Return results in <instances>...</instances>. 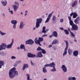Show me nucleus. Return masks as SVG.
Wrapping results in <instances>:
<instances>
[{"instance_id": "obj_1", "label": "nucleus", "mask_w": 80, "mask_h": 80, "mask_svg": "<svg viewBox=\"0 0 80 80\" xmlns=\"http://www.w3.org/2000/svg\"><path fill=\"white\" fill-rule=\"evenodd\" d=\"M16 68L14 67L9 70V76L10 78H13L15 76H17L18 75V72L16 71Z\"/></svg>"}, {"instance_id": "obj_2", "label": "nucleus", "mask_w": 80, "mask_h": 80, "mask_svg": "<svg viewBox=\"0 0 80 80\" xmlns=\"http://www.w3.org/2000/svg\"><path fill=\"white\" fill-rule=\"evenodd\" d=\"M42 18H38L36 19V28H38L40 26V24L42 23Z\"/></svg>"}, {"instance_id": "obj_3", "label": "nucleus", "mask_w": 80, "mask_h": 80, "mask_svg": "<svg viewBox=\"0 0 80 80\" xmlns=\"http://www.w3.org/2000/svg\"><path fill=\"white\" fill-rule=\"evenodd\" d=\"M65 42H66V47L64 49V51L63 54V56H65V55H66L67 54V50H68V41H65Z\"/></svg>"}, {"instance_id": "obj_4", "label": "nucleus", "mask_w": 80, "mask_h": 80, "mask_svg": "<svg viewBox=\"0 0 80 80\" xmlns=\"http://www.w3.org/2000/svg\"><path fill=\"white\" fill-rule=\"evenodd\" d=\"M72 26V30H78V26L76 24H75L74 23L72 22L70 24Z\"/></svg>"}, {"instance_id": "obj_5", "label": "nucleus", "mask_w": 80, "mask_h": 80, "mask_svg": "<svg viewBox=\"0 0 80 80\" xmlns=\"http://www.w3.org/2000/svg\"><path fill=\"white\" fill-rule=\"evenodd\" d=\"M13 42H14V40L13 39H12V42L11 43L9 44L8 45L6 46V48L7 49H9L12 48V45H13Z\"/></svg>"}, {"instance_id": "obj_6", "label": "nucleus", "mask_w": 80, "mask_h": 80, "mask_svg": "<svg viewBox=\"0 0 80 80\" xmlns=\"http://www.w3.org/2000/svg\"><path fill=\"white\" fill-rule=\"evenodd\" d=\"M34 42L31 39H29L25 42L26 44L29 45H32Z\"/></svg>"}, {"instance_id": "obj_7", "label": "nucleus", "mask_w": 80, "mask_h": 80, "mask_svg": "<svg viewBox=\"0 0 80 80\" xmlns=\"http://www.w3.org/2000/svg\"><path fill=\"white\" fill-rule=\"evenodd\" d=\"M61 68L62 69V71L64 72V73H66V72H67V68L65 65H62Z\"/></svg>"}, {"instance_id": "obj_8", "label": "nucleus", "mask_w": 80, "mask_h": 80, "mask_svg": "<svg viewBox=\"0 0 80 80\" xmlns=\"http://www.w3.org/2000/svg\"><path fill=\"white\" fill-rule=\"evenodd\" d=\"M53 15V14H51L50 13V14H49L48 15V17L47 18L45 23H48L49 21H50V18H51V17H52V16Z\"/></svg>"}, {"instance_id": "obj_9", "label": "nucleus", "mask_w": 80, "mask_h": 80, "mask_svg": "<svg viewBox=\"0 0 80 80\" xmlns=\"http://www.w3.org/2000/svg\"><path fill=\"white\" fill-rule=\"evenodd\" d=\"M35 42L37 45H39L40 46H42V44H40V41L38 40V38H36L34 40Z\"/></svg>"}, {"instance_id": "obj_10", "label": "nucleus", "mask_w": 80, "mask_h": 80, "mask_svg": "<svg viewBox=\"0 0 80 80\" xmlns=\"http://www.w3.org/2000/svg\"><path fill=\"white\" fill-rule=\"evenodd\" d=\"M43 57V55H42V52H38L37 53V56L36 57H39L40 58H41Z\"/></svg>"}, {"instance_id": "obj_11", "label": "nucleus", "mask_w": 80, "mask_h": 80, "mask_svg": "<svg viewBox=\"0 0 80 80\" xmlns=\"http://www.w3.org/2000/svg\"><path fill=\"white\" fill-rule=\"evenodd\" d=\"M28 57L29 58H34V57H36V55H35V54L33 55L31 53H29L28 54Z\"/></svg>"}, {"instance_id": "obj_12", "label": "nucleus", "mask_w": 80, "mask_h": 80, "mask_svg": "<svg viewBox=\"0 0 80 80\" xmlns=\"http://www.w3.org/2000/svg\"><path fill=\"white\" fill-rule=\"evenodd\" d=\"M52 20L53 23H54L55 22L56 23V22H57V17L55 15H53L52 16Z\"/></svg>"}, {"instance_id": "obj_13", "label": "nucleus", "mask_w": 80, "mask_h": 80, "mask_svg": "<svg viewBox=\"0 0 80 80\" xmlns=\"http://www.w3.org/2000/svg\"><path fill=\"white\" fill-rule=\"evenodd\" d=\"M45 29H46L45 27H43L42 32V33H44V34H45V33L48 31V29H47L46 30H45Z\"/></svg>"}, {"instance_id": "obj_14", "label": "nucleus", "mask_w": 80, "mask_h": 80, "mask_svg": "<svg viewBox=\"0 0 80 80\" xmlns=\"http://www.w3.org/2000/svg\"><path fill=\"white\" fill-rule=\"evenodd\" d=\"M59 41L58 40V39H55L53 40L52 42V45H55V44H57V43H58Z\"/></svg>"}, {"instance_id": "obj_15", "label": "nucleus", "mask_w": 80, "mask_h": 80, "mask_svg": "<svg viewBox=\"0 0 80 80\" xmlns=\"http://www.w3.org/2000/svg\"><path fill=\"white\" fill-rule=\"evenodd\" d=\"M28 68V65L27 64H24L23 65V67L22 68V70L24 71L25 68Z\"/></svg>"}, {"instance_id": "obj_16", "label": "nucleus", "mask_w": 80, "mask_h": 80, "mask_svg": "<svg viewBox=\"0 0 80 80\" xmlns=\"http://www.w3.org/2000/svg\"><path fill=\"white\" fill-rule=\"evenodd\" d=\"M24 27V23L22 22H20L19 25V28L20 29H22Z\"/></svg>"}, {"instance_id": "obj_17", "label": "nucleus", "mask_w": 80, "mask_h": 80, "mask_svg": "<svg viewBox=\"0 0 80 80\" xmlns=\"http://www.w3.org/2000/svg\"><path fill=\"white\" fill-rule=\"evenodd\" d=\"M78 55V51L77 50L74 51L73 52V55L74 57H77Z\"/></svg>"}, {"instance_id": "obj_18", "label": "nucleus", "mask_w": 80, "mask_h": 80, "mask_svg": "<svg viewBox=\"0 0 80 80\" xmlns=\"http://www.w3.org/2000/svg\"><path fill=\"white\" fill-rule=\"evenodd\" d=\"M1 45L3 50H5L7 48V44L5 43H2Z\"/></svg>"}, {"instance_id": "obj_19", "label": "nucleus", "mask_w": 80, "mask_h": 80, "mask_svg": "<svg viewBox=\"0 0 80 80\" xmlns=\"http://www.w3.org/2000/svg\"><path fill=\"white\" fill-rule=\"evenodd\" d=\"M18 7L16 5H12V7L14 9V12H16L17 10V9H18Z\"/></svg>"}, {"instance_id": "obj_20", "label": "nucleus", "mask_w": 80, "mask_h": 80, "mask_svg": "<svg viewBox=\"0 0 80 80\" xmlns=\"http://www.w3.org/2000/svg\"><path fill=\"white\" fill-rule=\"evenodd\" d=\"M52 35L53 36L55 37H58V32L56 31H54L53 32Z\"/></svg>"}, {"instance_id": "obj_21", "label": "nucleus", "mask_w": 80, "mask_h": 80, "mask_svg": "<svg viewBox=\"0 0 80 80\" xmlns=\"http://www.w3.org/2000/svg\"><path fill=\"white\" fill-rule=\"evenodd\" d=\"M77 1H74L72 3V7H75V6L77 5Z\"/></svg>"}, {"instance_id": "obj_22", "label": "nucleus", "mask_w": 80, "mask_h": 80, "mask_svg": "<svg viewBox=\"0 0 80 80\" xmlns=\"http://www.w3.org/2000/svg\"><path fill=\"white\" fill-rule=\"evenodd\" d=\"M73 53V50L71 49L70 48H69L68 49V53L69 54V55H71Z\"/></svg>"}, {"instance_id": "obj_23", "label": "nucleus", "mask_w": 80, "mask_h": 80, "mask_svg": "<svg viewBox=\"0 0 80 80\" xmlns=\"http://www.w3.org/2000/svg\"><path fill=\"white\" fill-rule=\"evenodd\" d=\"M26 77L27 80H32V78L30 77V75L29 74H26Z\"/></svg>"}, {"instance_id": "obj_24", "label": "nucleus", "mask_w": 80, "mask_h": 80, "mask_svg": "<svg viewBox=\"0 0 80 80\" xmlns=\"http://www.w3.org/2000/svg\"><path fill=\"white\" fill-rule=\"evenodd\" d=\"M4 65V61L0 60V68H2V67Z\"/></svg>"}, {"instance_id": "obj_25", "label": "nucleus", "mask_w": 80, "mask_h": 80, "mask_svg": "<svg viewBox=\"0 0 80 80\" xmlns=\"http://www.w3.org/2000/svg\"><path fill=\"white\" fill-rule=\"evenodd\" d=\"M22 62V61H16V63L14 64V67H16L17 66V65H18V64H20Z\"/></svg>"}, {"instance_id": "obj_26", "label": "nucleus", "mask_w": 80, "mask_h": 80, "mask_svg": "<svg viewBox=\"0 0 80 80\" xmlns=\"http://www.w3.org/2000/svg\"><path fill=\"white\" fill-rule=\"evenodd\" d=\"M20 48L21 49H23L25 51H26V49H25V45H21Z\"/></svg>"}, {"instance_id": "obj_27", "label": "nucleus", "mask_w": 80, "mask_h": 80, "mask_svg": "<svg viewBox=\"0 0 80 80\" xmlns=\"http://www.w3.org/2000/svg\"><path fill=\"white\" fill-rule=\"evenodd\" d=\"M11 23L13 25L16 24L17 23V21L15 20H12L11 21Z\"/></svg>"}, {"instance_id": "obj_28", "label": "nucleus", "mask_w": 80, "mask_h": 80, "mask_svg": "<svg viewBox=\"0 0 80 80\" xmlns=\"http://www.w3.org/2000/svg\"><path fill=\"white\" fill-rule=\"evenodd\" d=\"M49 66L50 67H55V64L54 62H52L49 64Z\"/></svg>"}, {"instance_id": "obj_29", "label": "nucleus", "mask_w": 80, "mask_h": 80, "mask_svg": "<svg viewBox=\"0 0 80 80\" xmlns=\"http://www.w3.org/2000/svg\"><path fill=\"white\" fill-rule=\"evenodd\" d=\"M0 34L1 36H5L6 35V33L3 32L2 31L0 30Z\"/></svg>"}, {"instance_id": "obj_30", "label": "nucleus", "mask_w": 80, "mask_h": 80, "mask_svg": "<svg viewBox=\"0 0 80 80\" xmlns=\"http://www.w3.org/2000/svg\"><path fill=\"white\" fill-rule=\"evenodd\" d=\"M68 18L69 19V24H71V23H72L73 22V21L72 20H71V17L69 16L68 17Z\"/></svg>"}, {"instance_id": "obj_31", "label": "nucleus", "mask_w": 80, "mask_h": 80, "mask_svg": "<svg viewBox=\"0 0 80 80\" xmlns=\"http://www.w3.org/2000/svg\"><path fill=\"white\" fill-rule=\"evenodd\" d=\"M42 72L43 73H47V71L46 69V68L45 67H43L42 68Z\"/></svg>"}, {"instance_id": "obj_32", "label": "nucleus", "mask_w": 80, "mask_h": 80, "mask_svg": "<svg viewBox=\"0 0 80 80\" xmlns=\"http://www.w3.org/2000/svg\"><path fill=\"white\" fill-rule=\"evenodd\" d=\"M78 16V15L77 14L76 12H74L73 17L74 18H77V17Z\"/></svg>"}, {"instance_id": "obj_33", "label": "nucleus", "mask_w": 80, "mask_h": 80, "mask_svg": "<svg viewBox=\"0 0 80 80\" xmlns=\"http://www.w3.org/2000/svg\"><path fill=\"white\" fill-rule=\"evenodd\" d=\"M70 33L71 35H72V38H74V39H75L76 38H75V34L73 33V32H70Z\"/></svg>"}, {"instance_id": "obj_34", "label": "nucleus", "mask_w": 80, "mask_h": 80, "mask_svg": "<svg viewBox=\"0 0 80 80\" xmlns=\"http://www.w3.org/2000/svg\"><path fill=\"white\" fill-rule=\"evenodd\" d=\"M1 2L2 4L4 6H6V5H7V1L4 2L3 1H1Z\"/></svg>"}, {"instance_id": "obj_35", "label": "nucleus", "mask_w": 80, "mask_h": 80, "mask_svg": "<svg viewBox=\"0 0 80 80\" xmlns=\"http://www.w3.org/2000/svg\"><path fill=\"white\" fill-rule=\"evenodd\" d=\"M64 32L67 35H68V34H69V32H68V31L67 30H64Z\"/></svg>"}, {"instance_id": "obj_36", "label": "nucleus", "mask_w": 80, "mask_h": 80, "mask_svg": "<svg viewBox=\"0 0 80 80\" xmlns=\"http://www.w3.org/2000/svg\"><path fill=\"white\" fill-rule=\"evenodd\" d=\"M41 51L42 53H43V54H45V53H46V51H45V50L44 49H42Z\"/></svg>"}, {"instance_id": "obj_37", "label": "nucleus", "mask_w": 80, "mask_h": 80, "mask_svg": "<svg viewBox=\"0 0 80 80\" xmlns=\"http://www.w3.org/2000/svg\"><path fill=\"white\" fill-rule=\"evenodd\" d=\"M31 64L32 66H35V63L33 62L32 61H31Z\"/></svg>"}, {"instance_id": "obj_38", "label": "nucleus", "mask_w": 80, "mask_h": 80, "mask_svg": "<svg viewBox=\"0 0 80 80\" xmlns=\"http://www.w3.org/2000/svg\"><path fill=\"white\" fill-rule=\"evenodd\" d=\"M38 39L39 41L40 42V41H43V38H42L39 37Z\"/></svg>"}, {"instance_id": "obj_39", "label": "nucleus", "mask_w": 80, "mask_h": 80, "mask_svg": "<svg viewBox=\"0 0 80 80\" xmlns=\"http://www.w3.org/2000/svg\"><path fill=\"white\" fill-rule=\"evenodd\" d=\"M14 4H15L14 5H16V6L19 7V4L18 3V2H15Z\"/></svg>"}, {"instance_id": "obj_40", "label": "nucleus", "mask_w": 80, "mask_h": 80, "mask_svg": "<svg viewBox=\"0 0 80 80\" xmlns=\"http://www.w3.org/2000/svg\"><path fill=\"white\" fill-rule=\"evenodd\" d=\"M51 72H55L56 71V69L55 68L53 67V69H51Z\"/></svg>"}, {"instance_id": "obj_41", "label": "nucleus", "mask_w": 80, "mask_h": 80, "mask_svg": "<svg viewBox=\"0 0 80 80\" xmlns=\"http://www.w3.org/2000/svg\"><path fill=\"white\" fill-rule=\"evenodd\" d=\"M42 49L40 47H38V48H37V50L38 51H40V50H42Z\"/></svg>"}, {"instance_id": "obj_42", "label": "nucleus", "mask_w": 80, "mask_h": 80, "mask_svg": "<svg viewBox=\"0 0 80 80\" xmlns=\"http://www.w3.org/2000/svg\"><path fill=\"white\" fill-rule=\"evenodd\" d=\"M74 22L76 24H78V23H79L78 21H77V20H76V19L74 20Z\"/></svg>"}, {"instance_id": "obj_43", "label": "nucleus", "mask_w": 80, "mask_h": 80, "mask_svg": "<svg viewBox=\"0 0 80 80\" xmlns=\"http://www.w3.org/2000/svg\"><path fill=\"white\" fill-rule=\"evenodd\" d=\"M16 25V24H13L12 27L14 29H16L17 28V26Z\"/></svg>"}, {"instance_id": "obj_44", "label": "nucleus", "mask_w": 80, "mask_h": 80, "mask_svg": "<svg viewBox=\"0 0 80 80\" xmlns=\"http://www.w3.org/2000/svg\"><path fill=\"white\" fill-rule=\"evenodd\" d=\"M1 55V56H6V53L2 52Z\"/></svg>"}, {"instance_id": "obj_45", "label": "nucleus", "mask_w": 80, "mask_h": 80, "mask_svg": "<svg viewBox=\"0 0 80 80\" xmlns=\"http://www.w3.org/2000/svg\"><path fill=\"white\" fill-rule=\"evenodd\" d=\"M11 58L12 60H14V59H16V57L14 56H12L11 57Z\"/></svg>"}, {"instance_id": "obj_46", "label": "nucleus", "mask_w": 80, "mask_h": 80, "mask_svg": "<svg viewBox=\"0 0 80 80\" xmlns=\"http://www.w3.org/2000/svg\"><path fill=\"white\" fill-rule=\"evenodd\" d=\"M44 67H50V64H46L44 65Z\"/></svg>"}, {"instance_id": "obj_47", "label": "nucleus", "mask_w": 80, "mask_h": 80, "mask_svg": "<svg viewBox=\"0 0 80 80\" xmlns=\"http://www.w3.org/2000/svg\"><path fill=\"white\" fill-rule=\"evenodd\" d=\"M3 48L2 45H0V51H2V50H3Z\"/></svg>"}, {"instance_id": "obj_48", "label": "nucleus", "mask_w": 80, "mask_h": 80, "mask_svg": "<svg viewBox=\"0 0 80 80\" xmlns=\"http://www.w3.org/2000/svg\"><path fill=\"white\" fill-rule=\"evenodd\" d=\"M25 14H24V16H26L27 15V13H28V11L27 10L25 12Z\"/></svg>"}, {"instance_id": "obj_49", "label": "nucleus", "mask_w": 80, "mask_h": 80, "mask_svg": "<svg viewBox=\"0 0 80 80\" xmlns=\"http://www.w3.org/2000/svg\"><path fill=\"white\" fill-rule=\"evenodd\" d=\"M63 22V19H61L60 20V22L61 23H62Z\"/></svg>"}, {"instance_id": "obj_50", "label": "nucleus", "mask_w": 80, "mask_h": 80, "mask_svg": "<svg viewBox=\"0 0 80 80\" xmlns=\"http://www.w3.org/2000/svg\"><path fill=\"white\" fill-rule=\"evenodd\" d=\"M72 80H76V78L75 77H72Z\"/></svg>"}, {"instance_id": "obj_51", "label": "nucleus", "mask_w": 80, "mask_h": 80, "mask_svg": "<svg viewBox=\"0 0 80 80\" xmlns=\"http://www.w3.org/2000/svg\"><path fill=\"white\" fill-rule=\"evenodd\" d=\"M76 20H77L78 21L79 20H80V17H77V18L76 19Z\"/></svg>"}, {"instance_id": "obj_52", "label": "nucleus", "mask_w": 80, "mask_h": 80, "mask_svg": "<svg viewBox=\"0 0 80 80\" xmlns=\"http://www.w3.org/2000/svg\"><path fill=\"white\" fill-rule=\"evenodd\" d=\"M68 79L69 80H72V77H69L68 78Z\"/></svg>"}, {"instance_id": "obj_53", "label": "nucleus", "mask_w": 80, "mask_h": 80, "mask_svg": "<svg viewBox=\"0 0 80 80\" xmlns=\"http://www.w3.org/2000/svg\"><path fill=\"white\" fill-rule=\"evenodd\" d=\"M47 34H44L42 36V37H47Z\"/></svg>"}, {"instance_id": "obj_54", "label": "nucleus", "mask_w": 80, "mask_h": 80, "mask_svg": "<svg viewBox=\"0 0 80 80\" xmlns=\"http://www.w3.org/2000/svg\"><path fill=\"white\" fill-rule=\"evenodd\" d=\"M57 47H54L53 48V49H54V50H57Z\"/></svg>"}, {"instance_id": "obj_55", "label": "nucleus", "mask_w": 80, "mask_h": 80, "mask_svg": "<svg viewBox=\"0 0 80 80\" xmlns=\"http://www.w3.org/2000/svg\"><path fill=\"white\" fill-rule=\"evenodd\" d=\"M9 12H10L11 13V14H13V11H9Z\"/></svg>"}, {"instance_id": "obj_56", "label": "nucleus", "mask_w": 80, "mask_h": 80, "mask_svg": "<svg viewBox=\"0 0 80 80\" xmlns=\"http://www.w3.org/2000/svg\"><path fill=\"white\" fill-rule=\"evenodd\" d=\"M72 15H73V12L70 14V16H71V17H72Z\"/></svg>"}, {"instance_id": "obj_57", "label": "nucleus", "mask_w": 80, "mask_h": 80, "mask_svg": "<svg viewBox=\"0 0 80 80\" xmlns=\"http://www.w3.org/2000/svg\"><path fill=\"white\" fill-rule=\"evenodd\" d=\"M52 47V45H50L48 46V47L49 48H51V47Z\"/></svg>"}, {"instance_id": "obj_58", "label": "nucleus", "mask_w": 80, "mask_h": 80, "mask_svg": "<svg viewBox=\"0 0 80 80\" xmlns=\"http://www.w3.org/2000/svg\"><path fill=\"white\" fill-rule=\"evenodd\" d=\"M70 43L71 44H73V41H71L70 42Z\"/></svg>"}, {"instance_id": "obj_59", "label": "nucleus", "mask_w": 80, "mask_h": 80, "mask_svg": "<svg viewBox=\"0 0 80 80\" xmlns=\"http://www.w3.org/2000/svg\"><path fill=\"white\" fill-rule=\"evenodd\" d=\"M2 15L3 16V17H5V14L4 13H3L2 14Z\"/></svg>"}, {"instance_id": "obj_60", "label": "nucleus", "mask_w": 80, "mask_h": 80, "mask_svg": "<svg viewBox=\"0 0 80 80\" xmlns=\"http://www.w3.org/2000/svg\"><path fill=\"white\" fill-rule=\"evenodd\" d=\"M60 29H61V30H63V28H60Z\"/></svg>"}, {"instance_id": "obj_61", "label": "nucleus", "mask_w": 80, "mask_h": 80, "mask_svg": "<svg viewBox=\"0 0 80 80\" xmlns=\"http://www.w3.org/2000/svg\"><path fill=\"white\" fill-rule=\"evenodd\" d=\"M8 10H9V11H10V8L9 7H8Z\"/></svg>"}, {"instance_id": "obj_62", "label": "nucleus", "mask_w": 80, "mask_h": 80, "mask_svg": "<svg viewBox=\"0 0 80 80\" xmlns=\"http://www.w3.org/2000/svg\"><path fill=\"white\" fill-rule=\"evenodd\" d=\"M74 40L75 41V42H77V41L76 39H75Z\"/></svg>"}, {"instance_id": "obj_63", "label": "nucleus", "mask_w": 80, "mask_h": 80, "mask_svg": "<svg viewBox=\"0 0 80 80\" xmlns=\"http://www.w3.org/2000/svg\"><path fill=\"white\" fill-rule=\"evenodd\" d=\"M50 38H51V37H52V35H50L49 36Z\"/></svg>"}, {"instance_id": "obj_64", "label": "nucleus", "mask_w": 80, "mask_h": 80, "mask_svg": "<svg viewBox=\"0 0 80 80\" xmlns=\"http://www.w3.org/2000/svg\"><path fill=\"white\" fill-rule=\"evenodd\" d=\"M48 15V13H46V15L47 16Z\"/></svg>"}]
</instances>
